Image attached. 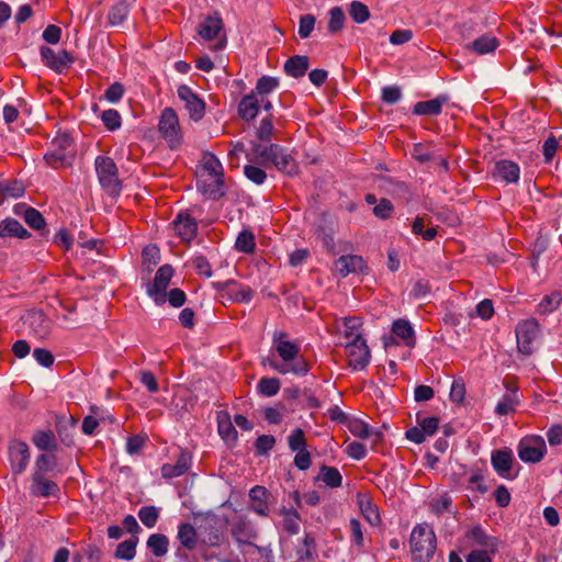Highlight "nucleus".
Returning a JSON list of instances; mask_svg holds the SVG:
<instances>
[{"label": "nucleus", "instance_id": "38", "mask_svg": "<svg viewBox=\"0 0 562 562\" xmlns=\"http://www.w3.org/2000/svg\"><path fill=\"white\" fill-rule=\"evenodd\" d=\"M56 458L49 454H41L36 458L32 474L46 475L56 468Z\"/></svg>", "mask_w": 562, "mask_h": 562}, {"label": "nucleus", "instance_id": "33", "mask_svg": "<svg viewBox=\"0 0 562 562\" xmlns=\"http://www.w3.org/2000/svg\"><path fill=\"white\" fill-rule=\"evenodd\" d=\"M347 427L349 431L358 438L367 439L372 435H375L376 437L380 436V432L373 431L368 424H366L362 419L359 418H351L348 419Z\"/></svg>", "mask_w": 562, "mask_h": 562}, {"label": "nucleus", "instance_id": "25", "mask_svg": "<svg viewBox=\"0 0 562 562\" xmlns=\"http://www.w3.org/2000/svg\"><path fill=\"white\" fill-rule=\"evenodd\" d=\"M223 29V21L218 16H207L199 27V34L202 38L211 41L218 37Z\"/></svg>", "mask_w": 562, "mask_h": 562}, {"label": "nucleus", "instance_id": "21", "mask_svg": "<svg viewBox=\"0 0 562 562\" xmlns=\"http://www.w3.org/2000/svg\"><path fill=\"white\" fill-rule=\"evenodd\" d=\"M310 67V59L307 56L295 55L288 59L284 64L286 75L293 78H301L305 75Z\"/></svg>", "mask_w": 562, "mask_h": 562}, {"label": "nucleus", "instance_id": "11", "mask_svg": "<svg viewBox=\"0 0 562 562\" xmlns=\"http://www.w3.org/2000/svg\"><path fill=\"white\" fill-rule=\"evenodd\" d=\"M44 64L57 74L65 72L74 63V57L66 50H54L47 46L41 47Z\"/></svg>", "mask_w": 562, "mask_h": 562}, {"label": "nucleus", "instance_id": "47", "mask_svg": "<svg viewBox=\"0 0 562 562\" xmlns=\"http://www.w3.org/2000/svg\"><path fill=\"white\" fill-rule=\"evenodd\" d=\"M258 389L265 396H273L280 390V381L277 378H262L258 383Z\"/></svg>", "mask_w": 562, "mask_h": 562}, {"label": "nucleus", "instance_id": "44", "mask_svg": "<svg viewBox=\"0 0 562 562\" xmlns=\"http://www.w3.org/2000/svg\"><path fill=\"white\" fill-rule=\"evenodd\" d=\"M562 301V296L559 292H553L547 295L538 305V312L540 314H549L555 311Z\"/></svg>", "mask_w": 562, "mask_h": 562}, {"label": "nucleus", "instance_id": "19", "mask_svg": "<svg viewBox=\"0 0 562 562\" xmlns=\"http://www.w3.org/2000/svg\"><path fill=\"white\" fill-rule=\"evenodd\" d=\"M198 231L196 221L189 214H178V236L183 243H190L195 236Z\"/></svg>", "mask_w": 562, "mask_h": 562}, {"label": "nucleus", "instance_id": "36", "mask_svg": "<svg viewBox=\"0 0 562 562\" xmlns=\"http://www.w3.org/2000/svg\"><path fill=\"white\" fill-rule=\"evenodd\" d=\"M232 533L234 536V538L239 542V543H245V544H250L251 543V540L256 538V532L254 531V529L248 525L246 524L245 521H239L237 522L233 529H232Z\"/></svg>", "mask_w": 562, "mask_h": 562}, {"label": "nucleus", "instance_id": "61", "mask_svg": "<svg viewBox=\"0 0 562 562\" xmlns=\"http://www.w3.org/2000/svg\"><path fill=\"white\" fill-rule=\"evenodd\" d=\"M283 527L290 533H296L299 531L300 517L296 512L284 510L283 513Z\"/></svg>", "mask_w": 562, "mask_h": 562}, {"label": "nucleus", "instance_id": "17", "mask_svg": "<svg viewBox=\"0 0 562 562\" xmlns=\"http://www.w3.org/2000/svg\"><path fill=\"white\" fill-rule=\"evenodd\" d=\"M492 465L494 470L505 479H512L510 470L513 465V454L507 450H497L492 453Z\"/></svg>", "mask_w": 562, "mask_h": 562}, {"label": "nucleus", "instance_id": "1", "mask_svg": "<svg viewBox=\"0 0 562 562\" xmlns=\"http://www.w3.org/2000/svg\"><path fill=\"white\" fill-rule=\"evenodd\" d=\"M272 346L280 360L273 357L262 359L263 366H269L280 374L292 373L303 376L310 371L308 362L300 355V345L290 340L285 331L274 330L272 334Z\"/></svg>", "mask_w": 562, "mask_h": 562}, {"label": "nucleus", "instance_id": "10", "mask_svg": "<svg viewBox=\"0 0 562 562\" xmlns=\"http://www.w3.org/2000/svg\"><path fill=\"white\" fill-rule=\"evenodd\" d=\"M334 271L341 278L349 274H368L369 268L361 256L344 255L334 262Z\"/></svg>", "mask_w": 562, "mask_h": 562}, {"label": "nucleus", "instance_id": "2", "mask_svg": "<svg viewBox=\"0 0 562 562\" xmlns=\"http://www.w3.org/2000/svg\"><path fill=\"white\" fill-rule=\"evenodd\" d=\"M196 177L199 190L209 199L217 200L225 194L224 170L215 155L203 154Z\"/></svg>", "mask_w": 562, "mask_h": 562}, {"label": "nucleus", "instance_id": "32", "mask_svg": "<svg viewBox=\"0 0 562 562\" xmlns=\"http://www.w3.org/2000/svg\"><path fill=\"white\" fill-rule=\"evenodd\" d=\"M32 441L38 450L43 451H52L57 447L55 435L50 430L36 431L32 438Z\"/></svg>", "mask_w": 562, "mask_h": 562}, {"label": "nucleus", "instance_id": "45", "mask_svg": "<svg viewBox=\"0 0 562 562\" xmlns=\"http://www.w3.org/2000/svg\"><path fill=\"white\" fill-rule=\"evenodd\" d=\"M345 19V13L341 8H331L329 10L328 31L333 34L341 31L344 27Z\"/></svg>", "mask_w": 562, "mask_h": 562}, {"label": "nucleus", "instance_id": "53", "mask_svg": "<svg viewBox=\"0 0 562 562\" xmlns=\"http://www.w3.org/2000/svg\"><path fill=\"white\" fill-rule=\"evenodd\" d=\"M289 448L292 451H302L306 450V441L304 437V431L301 428H296L292 431L288 439Z\"/></svg>", "mask_w": 562, "mask_h": 562}, {"label": "nucleus", "instance_id": "26", "mask_svg": "<svg viewBox=\"0 0 562 562\" xmlns=\"http://www.w3.org/2000/svg\"><path fill=\"white\" fill-rule=\"evenodd\" d=\"M447 101V97L439 95L432 100L417 102L414 105V113L417 115H437L441 112L442 104Z\"/></svg>", "mask_w": 562, "mask_h": 562}, {"label": "nucleus", "instance_id": "34", "mask_svg": "<svg viewBox=\"0 0 562 562\" xmlns=\"http://www.w3.org/2000/svg\"><path fill=\"white\" fill-rule=\"evenodd\" d=\"M178 539L188 549H194L198 540H200L195 526L189 524L180 526L178 530Z\"/></svg>", "mask_w": 562, "mask_h": 562}, {"label": "nucleus", "instance_id": "15", "mask_svg": "<svg viewBox=\"0 0 562 562\" xmlns=\"http://www.w3.org/2000/svg\"><path fill=\"white\" fill-rule=\"evenodd\" d=\"M30 494L35 497H56L59 495V486L46 475L32 474Z\"/></svg>", "mask_w": 562, "mask_h": 562}, {"label": "nucleus", "instance_id": "52", "mask_svg": "<svg viewBox=\"0 0 562 562\" xmlns=\"http://www.w3.org/2000/svg\"><path fill=\"white\" fill-rule=\"evenodd\" d=\"M279 86V80L274 77L263 76L256 85V92L260 95H266Z\"/></svg>", "mask_w": 562, "mask_h": 562}, {"label": "nucleus", "instance_id": "48", "mask_svg": "<svg viewBox=\"0 0 562 562\" xmlns=\"http://www.w3.org/2000/svg\"><path fill=\"white\" fill-rule=\"evenodd\" d=\"M100 117L109 131H115L121 127V115L114 109L103 111Z\"/></svg>", "mask_w": 562, "mask_h": 562}, {"label": "nucleus", "instance_id": "46", "mask_svg": "<svg viewBox=\"0 0 562 562\" xmlns=\"http://www.w3.org/2000/svg\"><path fill=\"white\" fill-rule=\"evenodd\" d=\"M518 397L516 395V390L510 394H506L503 400L496 405L495 412L498 415H507L515 411L516 405L518 404Z\"/></svg>", "mask_w": 562, "mask_h": 562}, {"label": "nucleus", "instance_id": "57", "mask_svg": "<svg viewBox=\"0 0 562 562\" xmlns=\"http://www.w3.org/2000/svg\"><path fill=\"white\" fill-rule=\"evenodd\" d=\"M452 505V499L447 494L441 495L439 498L432 499L429 503L430 509L436 515H441L445 512H448Z\"/></svg>", "mask_w": 562, "mask_h": 562}, {"label": "nucleus", "instance_id": "39", "mask_svg": "<svg viewBox=\"0 0 562 562\" xmlns=\"http://www.w3.org/2000/svg\"><path fill=\"white\" fill-rule=\"evenodd\" d=\"M318 479L329 487H338L341 485V474L336 468L323 465Z\"/></svg>", "mask_w": 562, "mask_h": 562}, {"label": "nucleus", "instance_id": "30", "mask_svg": "<svg viewBox=\"0 0 562 562\" xmlns=\"http://www.w3.org/2000/svg\"><path fill=\"white\" fill-rule=\"evenodd\" d=\"M498 46V41L494 36L483 35L472 43L468 44L465 48L475 52L479 55L493 53Z\"/></svg>", "mask_w": 562, "mask_h": 562}, {"label": "nucleus", "instance_id": "58", "mask_svg": "<svg viewBox=\"0 0 562 562\" xmlns=\"http://www.w3.org/2000/svg\"><path fill=\"white\" fill-rule=\"evenodd\" d=\"M124 92L125 89L123 85L120 82H114L104 92V99L110 103H117L123 98Z\"/></svg>", "mask_w": 562, "mask_h": 562}, {"label": "nucleus", "instance_id": "54", "mask_svg": "<svg viewBox=\"0 0 562 562\" xmlns=\"http://www.w3.org/2000/svg\"><path fill=\"white\" fill-rule=\"evenodd\" d=\"M23 192L24 188L19 182H0V196L19 198Z\"/></svg>", "mask_w": 562, "mask_h": 562}, {"label": "nucleus", "instance_id": "31", "mask_svg": "<svg viewBox=\"0 0 562 562\" xmlns=\"http://www.w3.org/2000/svg\"><path fill=\"white\" fill-rule=\"evenodd\" d=\"M279 150V145L271 144L269 146H265L262 144H254L252 146V157L248 156L249 160H259L261 162L270 161L272 162L276 157V153Z\"/></svg>", "mask_w": 562, "mask_h": 562}, {"label": "nucleus", "instance_id": "27", "mask_svg": "<svg viewBox=\"0 0 562 562\" xmlns=\"http://www.w3.org/2000/svg\"><path fill=\"white\" fill-rule=\"evenodd\" d=\"M131 10V3L126 0H119L109 10L108 21L111 26L121 25L127 18Z\"/></svg>", "mask_w": 562, "mask_h": 562}, {"label": "nucleus", "instance_id": "42", "mask_svg": "<svg viewBox=\"0 0 562 562\" xmlns=\"http://www.w3.org/2000/svg\"><path fill=\"white\" fill-rule=\"evenodd\" d=\"M137 539L131 538L121 542L115 551V557L121 560L130 561L135 557Z\"/></svg>", "mask_w": 562, "mask_h": 562}, {"label": "nucleus", "instance_id": "63", "mask_svg": "<svg viewBox=\"0 0 562 562\" xmlns=\"http://www.w3.org/2000/svg\"><path fill=\"white\" fill-rule=\"evenodd\" d=\"M33 357L40 366L45 368H49L54 363V356L44 348L34 349Z\"/></svg>", "mask_w": 562, "mask_h": 562}, {"label": "nucleus", "instance_id": "62", "mask_svg": "<svg viewBox=\"0 0 562 562\" xmlns=\"http://www.w3.org/2000/svg\"><path fill=\"white\" fill-rule=\"evenodd\" d=\"M180 324L188 329H193L196 322V314L193 308L184 307L178 315Z\"/></svg>", "mask_w": 562, "mask_h": 562}, {"label": "nucleus", "instance_id": "43", "mask_svg": "<svg viewBox=\"0 0 562 562\" xmlns=\"http://www.w3.org/2000/svg\"><path fill=\"white\" fill-rule=\"evenodd\" d=\"M348 12L356 23H364L370 18L369 8L360 1H352Z\"/></svg>", "mask_w": 562, "mask_h": 562}, {"label": "nucleus", "instance_id": "3", "mask_svg": "<svg viewBox=\"0 0 562 562\" xmlns=\"http://www.w3.org/2000/svg\"><path fill=\"white\" fill-rule=\"evenodd\" d=\"M411 553L415 562H429L437 548L432 528L427 524L416 525L409 537Z\"/></svg>", "mask_w": 562, "mask_h": 562}, {"label": "nucleus", "instance_id": "5", "mask_svg": "<svg viewBox=\"0 0 562 562\" xmlns=\"http://www.w3.org/2000/svg\"><path fill=\"white\" fill-rule=\"evenodd\" d=\"M94 167L103 190L111 196H117L121 193L122 183L113 159L106 156H98L94 160Z\"/></svg>", "mask_w": 562, "mask_h": 562}, {"label": "nucleus", "instance_id": "12", "mask_svg": "<svg viewBox=\"0 0 562 562\" xmlns=\"http://www.w3.org/2000/svg\"><path fill=\"white\" fill-rule=\"evenodd\" d=\"M544 452L546 443L540 437L524 438L518 446V456L525 462H539Z\"/></svg>", "mask_w": 562, "mask_h": 562}, {"label": "nucleus", "instance_id": "29", "mask_svg": "<svg viewBox=\"0 0 562 562\" xmlns=\"http://www.w3.org/2000/svg\"><path fill=\"white\" fill-rule=\"evenodd\" d=\"M358 505L361 510L362 516L366 520L372 525L376 526L380 524L381 518L379 514L378 507L372 504L371 499L363 495H358Z\"/></svg>", "mask_w": 562, "mask_h": 562}, {"label": "nucleus", "instance_id": "8", "mask_svg": "<svg viewBox=\"0 0 562 562\" xmlns=\"http://www.w3.org/2000/svg\"><path fill=\"white\" fill-rule=\"evenodd\" d=\"M349 366L353 370L364 369L370 361V349L361 334H356L355 338L346 345Z\"/></svg>", "mask_w": 562, "mask_h": 562}, {"label": "nucleus", "instance_id": "6", "mask_svg": "<svg viewBox=\"0 0 562 562\" xmlns=\"http://www.w3.org/2000/svg\"><path fill=\"white\" fill-rule=\"evenodd\" d=\"M539 323L535 318L522 321L517 325V347L521 353L529 356L535 351V342L539 337Z\"/></svg>", "mask_w": 562, "mask_h": 562}, {"label": "nucleus", "instance_id": "51", "mask_svg": "<svg viewBox=\"0 0 562 562\" xmlns=\"http://www.w3.org/2000/svg\"><path fill=\"white\" fill-rule=\"evenodd\" d=\"M24 220L25 222L35 229H41L45 226V220L41 212L33 207H27L24 211Z\"/></svg>", "mask_w": 562, "mask_h": 562}, {"label": "nucleus", "instance_id": "41", "mask_svg": "<svg viewBox=\"0 0 562 562\" xmlns=\"http://www.w3.org/2000/svg\"><path fill=\"white\" fill-rule=\"evenodd\" d=\"M143 267L147 271H150L160 261L159 248L155 245H148L143 249L142 252Z\"/></svg>", "mask_w": 562, "mask_h": 562}, {"label": "nucleus", "instance_id": "49", "mask_svg": "<svg viewBox=\"0 0 562 562\" xmlns=\"http://www.w3.org/2000/svg\"><path fill=\"white\" fill-rule=\"evenodd\" d=\"M235 246L238 250L244 252H251L255 249V237L252 233L243 231L237 236Z\"/></svg>", "mask_w": 562, "mask_h": 562}, {"label": "nucleus", "instance_id": "40", "mask_svg": "<svg viewBox=\"0 0 562 562\" xmlns=\"http://www.w3.org/2000/svg\"><path fill=\"white\" fill-rule=\"evenodd\" d=\"M393 333L404 339L408 346L414 345V331L411 324L404 319H397L393 323Z\"/></svg>", "mask_w": 562, "mask_h": 562}, {"label": "nucleus", "instance_id": "7", "mask_svg": "<svg viewBox=\"0 0 562 562\" xmlns=\"http://www.w3.org/2000/svg\"><path fill=\"white\" fill-rule=\"evenodd\" d=\"M178 99L192 122L201 121L205 115V102L188 86L178 87Z\"/></svg>", "mask_w": 562, "mask_h": 562}, {"label": "nucleus", "instance_id": "22", "mask_svg": "<svg viewBox=\"0 0 562 562\" xmlns=\"http://www.w3.org/2000/svg\"><path fill=\"white\" fill-rule=\"evenodd\" d=\"M251 508L260 516L268 515L269 506L267 503L268 491L263 486H255L249 493Z\"/></svg>", "mask_w": 562, "mask_h": 562}, {"label": "nucleus", "instance_id": "56", "mask_svg": "<svg viewBox=\"0 0 562 562\" xmlns=\"http://www.w3.org/2000/svg\"><path fill=\"white\" fill-rule=\"evenodd\" d=\"M316 19L313 14L302 15L299 23V35L301 38H307L314 30Z\"/></svg>", "mask_w": 562, "mask_h": 562}, {"label": "nucleus", "instance_id": "60", "mask_svg": "<svg viewBox=\"0 0 562 562\" xmlns=\"http://www.w3.org/2000/svg\"><path fill=\"white\" fill-rule=\"evenodd\" d=\"M69 153L60 149H53L45 154L44 158L47 164L54 168H57L59 165L64 164L68 158Z\"/></svg>", "mask_w": 562, "mask_h": 562}, {"label": "nucleus", "instance_id": "18", "mask_svg": "<svg viewBox=\"0 0 562 562\" xmlns=\"http://www.w3.org/2000/svg\"><path fill=\"white\" fill-rule=\"evenodd\" d=\"M31 234L15 218L7 217L0 221V237H14L20 239L29 238Z\"/></svg>", "mask_w": 562, "mask_h": 562}, {"label": "nucleus", "instance_id": "9", "mask_svg": "<svg viewBox=\"0 0 562 562\" xmlns=\"http://www.w3.org/2000/svg\"><path fill=\"white\" fill-rule=\"evenodd\" d=\"M217 520L212 515H199L194 517V526L200 541L210 546H217L221 535L216 528Z\"/></svg>", "mask_w": 562, "mask_h": 562}, {"label": "nucleus", "instance_id": "35", "mask_svg": "<svg viewBox=\"0 0 562 562\" xmlns=\"http://www.w3.org/2000/svg\"><path fill=\"white\" fill-rule=\"evenodd\" d=\"M467 536L468 538L472 539L475 544L488 549L491 553L495 552L496 543L494 539L487 537L480 526L472 528Z\"/></svg>", "mask_w": 562, "mask_h": 562}, {"label": "nucleus", "instance_id": "20", "mask_svg": "<svg viewBox=\"0 0 562 562\" xmlns=\"http://www.w3.org/2000/svg\"><path fill=\"white\" fill-rule=\"evenodd\" d=\"M217 429L220 436L226 442L231 443L237 440V430L232 423L229 414L225 411L217 413Z\"/></svg>", "mask_w": 562, "mask_h": 562}, {"label": "nucleus", "instance_id": "16", "mask_svg": "<svg viewBox=\"0 0 562 562\" xmlns=\"http://www.w3.org/2000/svg\"><path fill=\"white\" fill-rule=\"evenodd\" d=\"M158 131L168 142L170 148L176 146V112L171 108H166L160 115Z\"/></svg>", "mask_w": 562, "mask_h": 562}, {"label": "nucleus", "instance_id": "24", "mask_svg": "<svg viewBox=\"0 0 562 562\" xmlns=\"http://www.w3.org/2000/svg\"><path fill=\"white\" fill-rule=\"evenodd\" d=\"M259 111V100L255 92L245 95L239 105L238 113L243 120L252 121Z\"/></svg>", "mask_w": 562, "mask_h": 562}, {"label": "nucleus", "instance_id": "14", "mask_svg": "<svg viewBox=\"0 0 562 562\" xmlns=\"http://www.w3.org/2000/svg\"><path fill=\"white\" fill-rule=\"evenodd\" d=\"M213 286L220 291L226 293V295L235 302H249L252 297V290L248 286L238 284L234 280L216 281Z\"/></svg>", "mask_w": 562, "mask_h": 562}, {"label": "nucleus", "instance_id": "28", "mask_svg": "<svg viewBox=\"0 0 562 562\" xmlns=\"http://www.w3.org/2000/svg\"><path fill=\"white\" fill-rule=\"evenodd\" d=\"M495 173L506 182H517L519 179V167L509 160H501L495 165Z\"/></svg>", "mask_w": 562, "mask_h": 562}, {"label": "nucleus", "instance_id": "50", "mask_svg": "<svg viewBox=\"0 0 562 562\" xmlns=\"http://www.w3.org/2000/svg\"><path fill=\"white\" fill-rule=\"evenodd\" d=\"M138 517L146 527L153 528L158 519V510L154 506H145L139 509Z\"/></svg>", "mask_w": 562, "mask_h": 562}, {"label": "nucleus", "instance_id": "37", "mask_svg": "<svg viewBox=\"0 0 562 562\" xmlns=\"http://www.w3.org/2000/svg\"><path fill=\"white\" fill-rule=\"evenodd\" d=\"M147 546L154 555L162 557L168 551L169 541L166 536L154 533L148 538Z\"/></svg>", "mask_w": 562, "mask_h": 562}, {"label": "nucleus", "instance_id": "13", "mask_svg": "<svg viewBox=\"0 0 562 562\" xmlns=\"http://www.w3.org/2000/svg\"><path fill=\"white\" fill-rule=\"evenodd\" d=\"M30 449L23 441H14L9 447V461L13 473L20 474L25 471L30 462Z\"/></svg>", "mask_w": 562, "mask_h": 562}, {"label": "nucleus", "instance_id": "59", "mask_svg": "<svg viewBox=\"0 0 562 562\" xmlns=\"http://www.w3.org/2000/svg\"><path fill=\"white\" fill-rule=\"evenodd\" d=\"M244 172L245 176L256 184H262L267 178L265 170L252 165L245 166Z\"/></svg>", "mask_w": 562, "mask_h": 562}, {"label": "nucleus", "instance_id": "64", "mask_svg": "<svg viewBox=\"0 0 562 562\" xmlns=\"http://www.w3.org/2000/svg\"><path fill=\"white\" fill-rule=\"evenodd\" d=\"M273 130L272 121L269 117H265L257 127V136L261 140H269L273 134Z\"/></svg>", "mask_w": 562, "mask_h": 562}, {"label": "nucleus", "instance_id": "23", "mask_svg": "<svg viewBox=\"0 0 562 562\" xmlns=\"http://www.w3.org/2000/svg\"><path fill=\"white\" fill-rule=\"evenodd\" d=\"M272 164L278 168V170L290 176L296 175L299 171L297 164L291 154L286 153L280 146L278 153H276V157L273 158Z\"/></svg>", "mask_w": 562, "mask_h": 562}, {"label": "nucleus", "instance_id": "55", "mask_svg": "<svg viewBox=\"0 0 562 562\" xmlns=\"http://www.w3.org/2000/svg\"><path fill=\"white\" fill-rule=\"evenodd\" d=\"M99 408L97 406L91 407V412L93 415H88L83 418L82 422V432L85 435L91 436L94 434L95 429L99 426V418L97 415L99 414Z\"/></svg>", "mask_w": 562, "mask_h": 562}, {"label": "nucleus", "instance_id": "4", "mask_svg": "<svg viewBox=\"0 0 562 562\" xmlns=\"http://www.w3.org/2000/svg\"><path fill=\"white\" fill-rule=\"evenodd\" d=\"M173 274V267L171 265H164L157 270L154 280L146 284L147 295L157 305H162L168 301L172 307H176V289L170 290L168 294L166 293Z\"/></svg>", "mask_w": 562, "mask_h": 562}]
</instances>
